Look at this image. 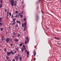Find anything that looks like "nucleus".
I'll return each mask as SVG.
<instances>
[{
  "mask_svg": "<svg viewBox=\"0 0 61 61\" xmlns=\"http://www.w3.org/2000/svg\"><path fill=\"white\" fill-rule=\"evenodd\" d=\"M11 53L12 54V55H13L14 54V53L12 51H11L10 52L8 51L7 53V56H9L10 55H11Z\"/></svg>",
  "mask_w": 61,
  "mask_h": 61,
  "instance_id": "obj_1",
  "label": "nucleus"
},
{
  "mask_svg": "<svg viewBox=\"0 0 61 61\" xmlns=\"http://www.w3.org/2000/svg\"><path fill=\"white\" fill-rule=\"evenodd\" d=\"M10 2L11 5L12 6H14V3H15V1L14 0H10Z\"/></svg>",
  "mask_w": 61,
  "mask_h": 61,
  "instance_id": "obj_2",
  "label": "nucleus"
},
{
  "mask_svg": "<svg viewBox=\"0 0 61 61\" xmlns=\"http://www.w3.org/2000/svg\"><path fill=\"white\" fill-rule=\"evenodd\" d=\"M26 39H27V40L25 42V44H27L28 42H29V38L27 36L26 37Z\"/></svg>",
  "mask_w": 61,
  "mask_h": 61,
  "instance_id": "obj_3",
  "label": "nucleus"
},
{
  "mask_svg": "<svg viewBox=\"0 0 61 61\" xmlns=\"http://www.w3.org/2000/svg\"><path fill=\"white\" fill-rule=\"evenodd\" d=\"M6 41L7 43L10 42V39L9 38H7L6 40Z\"/></svg>",
  "mask_w": 61,
  "mask_h": 61,
  "instance_id": "obj_4",
  "label": "nucleus"
},
{
  "mask_svg": "<svg viewBox=\"0 0 61 61\" xmlns=\"http://www.w3.org/2000/svg\"><path fill=\"white\" fill-rule=\"evenodd\" d=\"M15 59L16 60H18V56H16L15 57Z\"/></svg>",
  "mask_w": 61,
  "mask_h": 61,
  "instance_id": "obj_5",
  "label": "nucleus"
},
{
  "mask_svg": "<svg viewBox=\"0 0 61 61\" xmlns=\"http://www.w3.org/2000/svg\"><path fill=\"white\" fill-rule=\"evenodd\" d=\"M16 3H17V1H15V2H14V6H16Z\"/></svg>",
  "mask_w": 61,
  "mask_h": 61,
  "instance_id": "obj_6",
  "label": "nucleus"
},
{
  "mask_svg": "<svg viewBox=\"0 0 61 61\" xmlns=\"http://www.w3.org/2000/svg\"><path fill=\"white\" fill-rule=\"evenodd\" d=\"M33 55L34 56H35L36 55V52L35 51H34L33 53Z\"/></svg>",
  "mask_w": 61,
  "mask_h": 61,
  "instance_id": "obj_7",
  "label": "nucleus"
},
{
  "mask_svg": "<svg viewBox=\"0 0 61 61\" xmlns=\"http://www.w3.org/2000/svg\"><path fill=\"white\" fill-rule=\"evenodd\" d=\"M15 22H14L12 23V25H13V26H14V25H15Z\"/></svg>",
  "mask_w": 61,
  "mask_h": 61,
  "instance_id": "obj_8",
  "label": "nucleus"
},
{
  "mask_svg": "<svg viewBox=\"0 0 61 61\" xmlns=\"http://www.w3.org/2000/svg\"><path fill=\"white\" fill-rule=\"evenodd\" d=\"M19 15H20V16L21 18L23 17V15H21V14L20 13H19Z\"/></svg>",
  "mask_w": 61,
  "mask_h": 61,
  "instance_id": "obj_9",
  "label": "nucleus"
},
{
  "mask_svg": "<svg viewBox=\"0 0 61 61\" xmlns=\"http://www.w3.org/2000/svg\"><path fill=\"white\" fill-rule=\"evenodd\" d=\"M15 28H17V27H18V25L16 24L15 25Z\"/></svg>",
  "mask_w": 61,
  "mask_h": 61,
  "instance_id": "obj_10",
  "label": "nucleus"
},
{
  "mask_svg": "<svg viewBox=\"0 0 61 61\" xmlns=\"http://www.w3.org/2000/svg\"><path fill=\"white\" fill-rule=\"evenodd\" d=\"M18 40H19L18 39H15V41L16 42H18Z\"/></svg>",
  "mask_w": 61,
  "mask_h": 61,
  "instance_id": "obj_11",
  "label": "nucleus"
},
{
  "mask_svg": "<svg viewBox=\"0 0 61 61\" xmlns=\"http://www.w3.org/2000/svg\"><path fill=\"white\" fill-rule=\"evenodd\" d=\"M0 3L1 4H3V0H0Z\"/></svg>",
  "mask_w": 61,
  "mask_h": 61,
  "instance_id": "obj_12",
  "label": "nucleus"
},
{
  "mask_svg": "<svg viewBox=\"0 0 61 61\" xmlns=\"http://www.w3.org/2000/svg\"><path fill=\"white\" fill-rule=\"evenodd\" d=\"M16 22H17V23H19V24H20V23H21V22H20V21L18 20H17L16 21Z\"/></svg>",
  "mask_w": 61,
  "mask_h": 61,
  "instance_id": "obj_13",
  "label": "nucleus"
},
{
  "mask_svg": "<svg viewBox=\"0 0 61 61\" xmlns=\"http://www.w3.org/2000/svg\"><path fill=\"white\" fill-rule=\"evenodd\" d=\"M19 59L20 61H22V58L21 57H20L19 58Z\"/></svg>",
  "mask_w": 61,
  "mask_h": 61,
  "instance_id": "obj_14",
  "label": "nucleus"
},
{
  "mask_svg": "<svg viewBox=\"0 0 61 61\" xmlns=\"http://www.w3.org/2000/svg\"><path fill=\"white\" fill-rule=\"evenodd\" d=\"M4 51L5 52H6V51H7V50H6V48H5Z\"/></svg>",
  "mask_w": 61,
  "mask_h": 61,
  "instance_id": "obj_15",
  "label": "nucleus"
},
{
  "mask_svg": "<svg viewBox=\"0 0 61 61\" xmlns=\"http://www.w3.org/2000/svg\"><path fill=\"white\" fill-rule=\"evenodd\" d=\"M11 17L12 18V19H14V15L12 14V16H11Z\"/></svg>",
  "mask_w": 61,
  "mask_h": 61,
  "instance_id": "obj_16",
  "label": "nucleus"
},
{
  "mask_svg": "<svg viewBox=\"0 0 61 61\" xmlns=\"http://www.w3.org/2000/svg\"><path fill=\"white\" fill-rule=\"evenodd\" d=\"M26 53L27 55H29V51H27Z\"/></svg>",
  "mask_w": 61,
  "mask_h": 61,
  "instance_id": "obj_17",
  "label": "nucleus"
},
{
  "mask_svg": "<svg viewBox=\"0 0 61 61\" xmlns=\"http://www.w3.org/2000/svg\"><path fill=\"white\" fill-rule=\"evenodd\" d=\"M2 4H0V8H2Z\"/></svg>",
  "mask_w": 61,
  "mask_h": 61,
  "instance_id": "obj_18",
  "label": "nucleus"
},
{
  "mask_svg": "<svg viewBox=\"0 0 61 61\" xmlns=\"http://www.w3.org/2000/svg\"><path fill=\"white\" fill-rule=\"evenodd\" d=\"M23 45V44L22 43H21L20 44V46H22V45Z\"/></svg>",
  "mask_w": 61,
  "mask_h": 61,
  "instance_id": "obj_19",
  "label": "nucleus"
},
{
  "mask_svg": "<svg viewBox=\"0 0 61 61\" xmlns=\"http://www.w3.org/2000/svg\"><path fill=\"white\" fill-rule=\"evenodd\" d=\"M26 25V22H25L24 23V26H25V25Z\"/></svg>",
  "mask_w": 61,
  "mask_h": 61,
  "instance_id": "obj_20",
  "label": "nucleus"
},
{
  "mask_svg": "<svg viewBox=\"0 0 61 61\" xmlns=\"http://www.w3.org/2000/svg\"><path fill=\"white\" fill-rule=\"evenodd\" d=\"M21 51L22 52H23L24 50V48H22L21 49Z\"/></svg>",
  "mask_w": 61,
  "mask_h": 61,
  "instance_id": "obj_21",
  "label": "nucleus"
},
{
  "mask_svg": "<svg viewBox=\"0 0 61 61\" xmlns=\"http://www.w3.org/2000/svg\"><path fill=\"white\" fill-rule=\"evenodd\" d=\"M26 27H24V31H25V30H26Z\"/></svg>",
  "mask_w": 61,
  "mask_h": 61,
  "instance_id": "obj_22",
  "label": "nucleus"
},
{
  "mask_svg": "<svg viewBox=\"0 0 61 61\" xmlns=\"http://www.w3.org/2000/svg\"><path fill=\"white\" fill-rule=\"evenodd\" d=\"M7 10L6 9H5V13H6L7 12Z\"/></svg>",
  "mask_w": 61,
  "mask_h": 61,
  "instance_id": "obj_23",
  "label": "nucleus"
},
{
  "mask_svg": "<svg viewBox=\"0 0 61 61\" xmlns=\"http://www.w3.org/2000/svg\"><path fill=\"white\" fill-rule=\"evenodd\" d=\"M9 14L10 16H11L12 15L11 14V12H10L9 13Z\"/></svg>",
  "mask_w": 61,
  "mask_h": 61,
  "instance_id": "obj_24",
  "label": "nucleus"
},
{
  "mask_svg": "<svg viewBox=\"0 0 61 61\" xmlns=\"http://www.w3.org/2000/svg\"><path fill=\"white\" fill-rule=\"evenodd\" d=\"M13 34L14 36H15V32H13Z\"/></svg>",
  "mask_w": 61,
  "mask_h": 61,
  "instance_id": "obj_25",
  "label": "nucleus"
},
{
  "mask_svg": "<svg viewBox=\"0 0 61 61\" xmlns=\"http://www.w3.org/2000/svg\"><path fill=\"white\" fill-rule=\"evenodd\" d=\"M20 36V34L18 33L17 34V36Z\"/></svg>",
  "mask_w": 61,
  "mask_h": 61,
  "instance_id": "obj_26",
  "label": "nucleus"
},
{
  "mask_svg": "<svg viewBox=\"0 0 61 61\" xmlns=\"http://www.w3.org/2000/svg\"><path fill=\"white\" fill-rule=\"evenodd\" d=\"M36 18L37 19H39V17L37 16H36Z\"/></svg>",
  "mask_w": 61,
  "mask_h": 61,
  "instance_id": "obj_27",
  "label": "nucleus"
},
{
  "mask_svg": "<svg viewBox=\"0 0 61 61\" xmlns=\"http://www.w3.org/2000/svg\"><path fill=\"white\" fill-rule=\"evenodd\" d=\"M18 56H19V57H20V54H18Z\"/></svg>",
  "mask_w": 61,
  "mask_h": 61,
  "instance_id": "obj_28",
  "label": "nucleus"
},
{
  "mask_svg": "<svg viewBox=\"0 0 61 61\" xmlns=\"http://www.w3.org/2000/svg\"><path fill=\"white\" fill-rule=\"evenodd\" d=\"M10 41H11V42L12 41V39H10Z\"/></svg>",
  "mask_w": 61,
  "mask_h": 61,
  "instance_id": "obj_29",
  "label": "nucleus"
},
{
  "mask_svg": "<svg viewBox=\"0 0 61 61\" xmlns=\"http://www.w3.org/2000/svg\"><path fill=\"white\" fill-rule=\"evenodd\" d=\"M0 30H1V31H3V28H0Z\"/></svg>",
  "mask_w": 61,
  "mask_h": 61,
  "instance_id": "obj_30",
  "label": "nucleus"
},
{
  "mask_svg": "<svg viewBox=\"0 0 61 61\" xmlns=\"http://www.w3.org/2000/svg\"><path fill=\"white\" fill-rule=\"evenodd\" d=\"M13 22H15V19H14L13 20Z\"/></svg>",
  "mask_w": 61,
  "mask_h": 61,
  "instance_id": "obj_31",
  "label": "nucleus"
},
{
  "mask_svg": "<svg viewBox=\"0 0 61 61\" xmlns=\"http://www.w3.org/2000/svg\"><path fill=\"white\" fill-rule=\"evenodd\" d=\"M15 12H16V14H18V11H16Z\"/></svg>",
  "mask_w": 61,
  "mask_h": 61,
  "instance_id": "obj_32",
  "label": "nucleus"
},
{
  "mask_svg": "<svg viewBox=\"0 0 61 61\" xmlns=\"http://www.w3.org/2000/svg\"><path fill=\"white\" fill-rule=\"evenodd\" d=\"M2 19H3V17H2V18H0V20H2Z\"/></svg>",
  "mask_w": 61,
  "mask_h": 61,
  "instance_id": "obj_33",
  "label": "nucleus"
},
{
  "mask_svg": "<svg viewBox=\"0 0 61 61\" xmlns=\"http://www.w3.org/2000/svg\"><path fill=\"white\" fill-rule=\"evenodd\" d=\"M54 38H56V39H59L58 38H57V37H54Z\"/></svg>",
  "mask_w": 61,
  "mask_h": 61,
  "instance_id": "obj_34",
  "label": "nucleus"
},
{
  "mask_svg": "<svg viewBox=\"0 0 61 61\" xmlns=\"http://www.w3.org/2000/svg\"><path fill=\"white\" fill-rule=\"evenodd\" d=\"M24 23H23L22 24V27H24Z\"/></svg>",
  "mask_w": 61,
  "mask_h": 61,
  "instance_id": "obj_35",
  "label": "nucleus"
},
{
  "mask_svg": "<svg viewBox=\"0 0 61 61\" xmlns=\"http://www.w3.org/2000/svg\"><path fill=\"white\" fill-rule=\"evenodd\" d=\"M2 23H0V26H2Z\"/></svg>",
  "mask_w": 61,
  "mask_h": 61,
  "instance_id": "obj_36",
  "label": "nucleus"
},
{
  "mask_svg": "<svg viewBox=\"0 0 61 61\" xmlns=\"http://www.w3.org/2000/svg\"><path fill=\"white\" fill-rule=\"evenodd\" d=\"M2 39H4V37L3 36H2Z\"/></svg>",
  "mask_w": 61,
  "mask_h": 61,
  "instance_id": "obj_37",
  "label": "nucleus"
},
{
  "mask_svg": "<svg viewBox=\"0 0 61 61\" xmlns=\"http://www.w3.org/2000/svg\"><path fill=\"white\" fill-rule=\"evenodd\" d=\"M23 48L25 50H26V48H25V47H24Z\"/></svg>",
  "mask_w": 61,
  "mask_h": 61,
  "instance_id": "obj_38",
  "label": "nucleus"
},
{
  "mask_svg": "<svg viewBox=\"0 0 61 61\" xmlns=\"http://www.w3.org/2000/svg\"><path fill=\"white\" fill-rule=\"evenodd\" d=\"M6 58L7 59H9V58H8V57H6Z\"/></svg>",
  "mask_w": 61,
  "mask_h": 61,
  "instance_id": "obj_39",
  "label": "nucleus"
},
{
  "mask_svg": "<svg viewBox=\"0 0 61 61\" xmlns=\"http://www.w3.org/2000/svg\"><path fill=\"white\" fill-rule=\"evenodd\" d=\"M36 58H34V59H33V60L34 61H35V60H36Z\"/></svg>",
  "mask_w": 61,
  "mask_h": 61,
  "instance_id": "obj_40",
  "label": "nucleus"
},
{
  "mask_svg": "<svg viewBox=\"0 0 61 61\" xmlns=\"http://www.w3.org/2000/svg\"><path fill=\"white\" fill-rule=\"evenodd\" d=\"M10 45L11 46H13V44L11 43L10 44Z\"/></svg>",
  "mask_w": 61,
  "mask_h": 61,
  "instance_id": "obj_41",
  "label": "nucleus"
},
{
  "mask_svg": "<svg viewBox=\"0 0 61 61\" xmlns=\"http://www.w3.org/2000/svg\"><path fill=\"white\" fill-rule=\"evenodd\" d=\"M23 48L25 47V46L24 45H23Z\"/></svg>",
  "mask_w": 61,
  "mask_h": 61,
  "instance_id": "obj_42",
  "label": "nucleus"
},
{
  "mask_svg": "<svg viewBox=\"0 0 61 61\" xmlns=\"http://www.w3.org/2000/svg\"><path fill=\"white\" fill-rule=\"evenodd\" d=\"M21 14L22 15H23V13H24V12H23V11L21 12Z\"/></svg>",
  "mask_w": 61,
  "mask_h": 61,
  "instance_id": "obj_43",
  "label": "nucleus"
},
{
  "mask_svg": "<svg viewBox=\"0 0 61 61\" xmlns=\"http://www.w3.org/2000/svg\"><path fill=\"white\" fill-rule=\"evenodd\" d=\"M7 15H8V14H9V12H7Z\"/></svg>",
  "mask_w": 61,
  "mask_h": 61,
  "instance_id": "obj_44",
  "label": "nucleus"
},
{
  "mask_svg": "<svg viewBox=\"0 0 61 61\" xmlns=\"http://www.w3.org/2000/svg\"><path fill=\"white\" fill-rule=\"evenodd\" d=\"M13 61H15V59H13Z\"/></svg>",
  "mask_w": 61,
  "mask_h": 61,
  "instance_id": "obj_45",
  "label": "nucleus"
},
{
  "mask_svg": "<svg viewBox=\"0 0 61 61\" xmlns=\"http://www.w3.org/2000/svg\"><path fill=\"white\" fill-rule=\"evenodd\" d=\"M15 17H16V18H17V15H16L15 16Z\"/></svg>",
  "mask_w": 61,
  "mask_h": 61,
  "instance_id": "obj_46",
  "label": "nucleus"
},
{
  "mask_svg": "<svg viewBox=\"0 0 61 61\" xmlns=\"http://www.w3.org/2000/svg\"><path fill=\"white\" fill-rule=\"evenodd\" d=\"M24 21H26V19H24Z\"/></svg>",
  "mask_w": 61,
  "mask_h": 61,
  "instance_id": "obj_47",
  "label": "nucleus"
},
{
  "mask_svg": "<svg viewBox=\"0 0 61 61\" xmlns=\"http://www.w3.org/2000/svg\"><path fill=\"white\" fill-rule=\"evenodd\" d=\"M6 17L7 18V19H8V16H6Z\"/></svg>",
  "mask_w": 61,
  "mask_h": 61,
  "instance_id": "obj_48",
  "label": "nucleus"
},
{
  "mask_svg": "<svg viewBox=\"0 0 61 61\" xmlns=\"http://www.w3.org/2000/svg\"><path fill=\"white\" fill-rule=\"evenodd\" d=\"M29 55H27V57H29Z\"/></svg>",
  "mask_w": 61,
  "mask_h": 61,
  "instance_id": "obj_49",
  "label": "nucleus"
},
{
  "mask_svg": "<svg viewBox=\"0 0 61 61\" xmlns=\"http://www.w3.org/2000/svg\"><path fill=\"white\" fill-rule=\"evenodd\" d=\"M19 50L18 48H17L16 49V50L17 51V50Z\"/></svg>",
  "mask_w": 61,
  "mask_h": 61,
  "instance_id": "obj_50",
  "label": "nucleus"
},
{
  "mask_svg": "<svg viewBox=\"0 0 61 61\" xmlns=\"http://www.w3.org/2000/svg\"><path fill=\"white\" fill-rule=\"evenodd\" d=\"M4 39H2V41H4Z\"/></svg>",
  "mask_w": 61,
  "mask_h": 61,
  "instance_id": "obj_51",
  "label": "nucleus"
},
{
  "mask_svg": "<svg viewBox=\"0 0 61 61\" xmlns=\"http://www.w3.org/2000/svg\"><path fill=\"white\" fill-rule=\"evenodd\" d=\"M57 44H58V45H59V43H58V42H57Z\"/></svg>",
  "mask_w": 61,
  "mask_h": 61,
  "instance_id": "obj_52",
  "label": "nucleus"
},
{
  "mask_svg": "<svg viewBox=\"0 0 61 61\" xmlns=\"http://www.w3.org/2000/svg\"><path fill=\"white\" fill-rule=\"evenodd\" d=\"M9 29H10V26L9 27Z\"/></svg>",
  "mask_w": 61,
  "mask_h": 61,
  "instance_id": "obj_53",
  "label": "nucleus"
},
{
  "mask_svg": "<svg viewBox=\"0 0 61 61\" xmlns=\"http://www.w3.org/2000/svg\"><path fill=\"white\" fill-rule=\"evenodd\" d=\"M19 15H17V16H18V17H19Z\"/></svg>",
  "mask_w": 61,
  "mask_h": 61,
  "instance_id": "obj_54",
  "label": "nucleus"
},
{
  "mask_svg": "<svg viewBox=\"0 0 61 61\" xmlns=\"http://www.w3.org/2000/svg\"><path fill=\"white\" fill-rule=\"evenodd\" d=\"M8 16V14H7V15L6 16Z\"/></svg>",
  "mask_w": 61,
  "mask_h": 61,
  "instance_id": "obj_55",
  "label": "nucleus"
},
{
  "mask_svg": "<svg viewBox=\"0 0 61 61\" xmlns=\"http://www.w3.org/2000/svg\"><path fill=\"white\" fill-rule=\"evenodd\" d=\"M12 37H15V36H12Z\"/></svg>",
  "mask_w": 61,
  "mask_h": 61,
  "instance_id": "obj_56",
  "label": "nucleus"
},
{
  "mask_svg": "<svg viewBox=\"0 0 61 61\" xmlns=\"http://www.w3.org/2000/svg\"><path fill=\"white\" fill-rule=\"evenodd\" d=\"M2 20H0V22H1Z\"/></svg>",
  "mask_w": 61,
  "mask_h": 61,
  "instance_id": "obj_57",
  "label": "nucleus"
},
{
  "mask_svg": "<svg viewBox=\"0 0 61 61\" xmlns=\"http://www.w3.org/2000/svg\"><path fill=\"white\" fill-rule=\"evenodd\" d=\"M47 29H49V28H47Z\"/></svg>",
  "mask_w": 61,
  "mask_h": 61,
  "instance_id": "obj_58",
  "label": "nucleus"
},
{
  "mask_svg": "<svg viewBox=\"0 0 61 61\" xmlns=\"http://www.w3.org/2000/svg\"><path fill=\"white\" fill-rule=\"evenodd\" d=\"M26 52H27V50H26Z\"/></svg>",
  "mask_w": 61,
  "mask_h": 61,
  "instance_id": "obj_59",
  "label": "nucleus"
},
{
  "mask_svg": "<svg viewBox=\"0 0 61 61\" xmlns=\"http://www.w3.org/2000/svg\"><path fill=\"white\" fill-rule=\"evenodd\" d=\"M40 1H41V0H39Z\"/></svg>",
  "mask_w": 61,
  "mask_h": 61,
  "instance_id": "obj_60",
  "label": "nucleus"
},
{
  "mask_svg": "<svg viewBox=\"0 0 61 61\" xmlns=\"http://www.w3.org/2000/svg\"><path fill=\"white\" fill-rule=\"evenodd\" d=\"M7 61H9V60H8Z\"/></svg>",
  "mask_w": 61,
  "mask_h": 61,
  "instance_id": "obj_61",
  "label": "nucleus"
},
{
  "mask_svg": "<svg viewBox=\"0 0 61 61\" xmlns=\"http://www.w3.org/2000/svg\"><path fill=\"white\" fill-rule=\"evenodd\" d=\"M60 2L61 3V0L60 1Z\"/></svg>",
  "mask_w": 61,
  "mask_h": 61,
  "instance_id": "obj_62",
  "label": "nucleus"
},
{
  "mask_svg": "<svg viewBox=\"0 0 61 61\" xmlns=\"http://www.w3.org/2000/svg\"><path fill=\"white\" fill-rule=\"evenodd\" d=\"M5 61H6V60H5Z\"/></svg>",
  "mask_w": 61,
  "mask_h": 61,
  "instance_id": "obj_63",
  "label": "nucleus"
},
{
  "mask_svg": "<svg viewBox=\"0 0 61 61\" xmlns=\"http://www.w3.org/2000/svg\"><path fill=\"white\" fill-rule=\"evenodd\" d=\"M9 61H11V60H10Z\"/></svg>",
  "mask_w": 61,
  "mask_h": 61,
  "instance_id": "obj_64",
  "label": "nucleus"
}]
</instances>
